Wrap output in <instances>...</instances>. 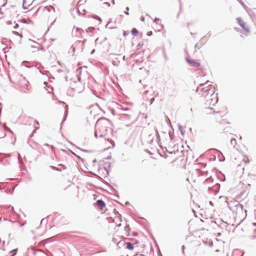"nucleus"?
I'll list each match as a JSON object with an SVG mask.
<instances>
[{
	"label": "nucleus",
	"instance_id": "nucleus-1",
	"mask_svg": "<svg viewBox=\"0 0 256 256\" xmlns=\"http://www.w3.org/2000/svg\"><path fill=\"white\" fill-rule=\"evenodd\" d=\"M110 124L108 120L102 118L99 120L96 126L94 135L97 138L107 137L108 132H111Z\"/></svg>",
	"mask_w": 256,
	"mask_h": 256
},
{
	"label": "nucleus",
	"instance_id": "nucleus-2",
	"mask_svg": "<svg viewBox=\"0 0 256 256\" xmlns=\"http://www.w3.org/2000/svg\"><path fill=\"white\" fill-rule=\"evenodd\" d=\"M208 82H207L206 84L200 85V86H202L201 88L202 95L204 98L210 95L211 98L210 100H207L206 102L210 106H214L218 102V99L214 94V87L212 84L207 85Z\"/></svg>",
	"mask_w": 256,
	"mask_h": 256
},
{
	"label": "nucleus",
	"instance_id": "nucleus-3",
	"mask_svg": "<svg viewBox=\"0 0 256 256\" xmlns=\"http://www.w3.org/2000/svg\"><path fill=\"white\" fill-rule=\"evenodd\" d=\"M97 0H79L77 4L78 12L85 14L87 10H90L96 4Z\"/></svg>",
	"mask_w": 256,
	"mask_h": 256
},
{
	"label": "nucleus",
	"instance_id": "nucleus-4",
	"mask_svg": "<svg viewBox=\"0 0 256 256\" xmlns=\"http://www.w3.org/2000/svg\"><path fill=\"white\" fill-rule=\"evenodd\" d=\"M98 139L100 146L104 150L113 148L115 146L114 141L108 136L106 138H98Z\"/></svg>",
	"mask_w": 256,
	"mask_h": 256
},
{
	"label": "nucleus",
	"instance_id": "nucleus-5",
	"mask_svg": "<svg viewBox=\"0 0 256 256\" xmlns=\"http://www.w3.org/2000/svg\"><path fill=\"white\" fill-rule=\"evenodd\" d=\"M233 210L239 217L244 218L246 216V210H244L243 206L240 204H237Z\"/></svg>",
	"mask_w": 256,
	"mask_h": 256
},
{
	"label": "nucleus",
	"instance_id": "nucleus-6",
	"mask_svg": "<svg viewBox=\"0 0 256 256\" xmlns=\"http://www.w3.org/2000/svg\"><path fill=\"white\" fill-rule=\"evenodd\" d=\"M236 20L238 24L242 28L243 30L246 33H249L250 30L248 26H247L244 20L241 18H238Z\"/></svg>",
	"mask_w": 256,
	"mask_h": 256
},
{
	"label": "nucleus",
	"instance_id": "nucleus-7",
	"mask_svg": "<svg viewBox=\"0 0 256 256\" xmlns=\"http://www.w3.org/2000/svg\"><path fill=\"white\" fill-rule=\"evenodd\" d=\"M186 60L189 64L192 66L197 68L200 66V62L196 60L189 59L188 58H187Z\"/></svg>",
	"mask_w": 256,
	"mask_h": 256
},
{
	"label": "nucleus",
	"instance_id": "nucleus-8",
	"mask_svg": "<svg viewBox=\"0 0 256 256\" xmlns=\"http://www.w3.org/2000/svg\"><path fill=\"white\" fill-rule=\"evenodd\" d=\"M32 4H34V2H33V0H24L22 6L24 8L28 9Z\"/></svg>",
	"mask_w": 256,
	"mask_h": 256
},
{
	"label": "nucleus",
	"instance_id": "nucleus-9",
	"mask_svg": "<svg viewBox=\"0 0 256 256\" xmlns=\"http://www.w3.org/2000/svg\"><path fill=\"white\" fill-rule=\"evenodd\" d=\"M96 204L100 210H103L106 206L105 203L102 200H98L96 202Z\"/></svg>",
	"mask_w": 256,
	"mask_h": 256
},
{
	"label": "nucleus",
	"instance_id": "nucleus-10",
	"mask_svg": "<svg viewBox=\"0 0 256 256\" xmlns=\"http://www.w3.org/2000/svg\"><path fill=\"white\" fill-rule=\"evenodd\" d=\"M214 110L212 108H206L205 110V113L206 114H214Z\"/></svg>",
	"mask_w": 256,
	"mask_h": 256
},
{
	"label": "nucleus",
	"instance_id": "nucleus-11",
	"mask_svg": "<svg viewBox=\"0 0 256 256\" xmlns=\"http://www.w3.org/2000/svg\"><path fill=\"white\" fill-rule=\"evenodd\" d=\"M126 248L130 250H134V246L130 242H126Z\"/></svg>",
	"mask_w": 256,
	"mask_h": 256
},
{
	"label": "nucleus",
	"instance_id": "nucleus-12",
	"mask_svg": "<svg viewBox=\"0 0 256 256\" xmlns=\"http://www.w3.org/2000/svg\"><path fill=\"white\" fill-rule=\"evenodd\" d=\"M48 0H33V2L36 4H40L46 2Z\"/></svg>",
	"mask_w": 256,
	"mask_h": 256
},
{
	"label": "nucleus",
	"instance_id": "nucleus-13",
	"mask_svg": "<svg viewBox=\"0 0 256 256\" xmlns=\"http://www.w3.org/2000/svg\"><path fill=\"white\" fill-rule=\"evenodd\" d=\"M12 34L14 35H16V36H18L20 37V38H22V34L21 32H16V31H13L12 32Z\"/></svg>",
	"mask_w": 256,
	"mask_h": 256
},
{
	"label": "nucleus",
	"instance_id": "nucleus-14",
	"mask_svg": "<svg viewBox=\"0 0 256 256\" xmlns=\"http://www.w3.org/2000/svg\"><path fill=\"white\" fill-rule=\"evenodd\" d=\"M8 0H0V6H4L7 3Z\"/></svg>",
	"mask_w": 256,
	"mask_h": 256
},
{
	"label": "nucleus",
	"instance_id": "nucleus-15",
	"mask_svg": "<svg viewBox=\"0 0 256 256\" xmlns=\"http://www.w3.org/2000/svg\"><path fill=\"white\" fill-rule=\"evenodd\" d=\"M132 34L134 36H136L138 34V31L136 28H133L132 30Z\"/></svg>",
	"mask_w": 256,
	"mask_h": 256
},
{
	"label": "nucleus",
	"instance_id": "nucleus-16",
	"mask_svg": "<svg viewBox=\"0 0 256 256\" xmlns=\"http://www.w3.org/2000/svg\"><path fill=\"white\" fill-rule=\"evenodd\" d=\"M230 144H231L233 145L234 146L236 144V139H234V138L230 140Z\"/></svg>",
	"mask_w": 256,
	"mask_h": 256
},
{
	"label": "nucleus",
	"instance_id": "nucleus-17",
	"mask_svg": "<svg viewBox=\"0 0 256 256\" xmlns=\"http://www.w3.org/2000/svg\"><path fill=\"white\" fill-rule=\"evenodd\" d=\"M146 34H147L148 36H152V32L151 31L150 32H147Z\"/></svg>",
	"mask_w": 256,
	"mask_h": 256
},
{
	"label": "nucleus",
	"instance_id": "nucleus-18",
	"mask_svg": "<svg viewBox=\"0 0 256 256\" xmlns=\"http://www.w3.org/2000/svg\"><path fill=\"white\" fill-rule=\"evenodd\" d=\"M116 222V224L118 226H120V225H121V224H117V223H116V222Z\"/></svg>",
	"mask_w": 256,
	"mask_h": 256
},
{
	"label": "nucleus",
	"instance_id": "nucleus-19",
	"mask_svg": "<svg viewBox=\"0 0 256 256\" xmlns=\"http://www.w3.org/2000/svg\"><path fill=\"white\" fill-rule=\"evenodd\" d=\"M126 229H127L128 231V230H129V229H130V228H129V227H128V226H126Z\"/></svg>",
	"mask_w": 256,
	"mask_h": 256
},
{
	"label": "nucleus",
	"instance_id": "nucleus-20",
	"mask_svg": "<svg viewBox=\"0 0 256 256\" xmlns=\"http://www.w3.org/2000/svg\"><path fill=\"white\" fill-rule=\"evenodd\" d=\"M56 170H60L59 169H58L57 168H56Z\"/></svg>",
	"mask_w": 256,
	"mask_h": 256
},
{
	"label": "nucleus",
	"instance_id": "nucleus-21",
	"mask_svg": "<svg viewBox=\"0 0 256 256\" xmlns=\"http://www.w3.org/2000/svg\"><path fill=\"white\" fill-rule=\"evenodd\" d=\"M62 167H63V168H64V169H65V168H65V166H62Z\"/></svg>",
	"mask_w": 256,
	"mask_h": 256
},
{
	"label": "nucleus",
	"instance_id": "nucleus-22",
	"mask_svg": "<svg viewBox=\"0 0 256 256\" xmlns=\"http://www.w3.org/2000/svg\"><path fill=\"white\" fill-rule=\"evenodd\" d=\"M18 24H16V28L18 27Z\"/></svg>",
	"mask_w": 256,
	"mask_h": 256
},
{
	"label": "nucleus",
	"instance_id": "nucleus-23",
	"mask_svg": "<svg viewBox=\"0 0 256 256\" xmlns=\"http://www.w3.org/2000/svg\"><path fill=\"white\" fill-rule=\"evenodd\" d=\"M72 50H73V52L74 51V48H72Z\"/></svg>",
	"mask_w": 256,
	"mask_h": 256
},
{
	"label": "nucleus",
	"instance_id": "nucleus-24",
	"mask_svg": "<svg viewBox=\"0 0 256 256\" xmlns=\"http://www.w3.org/2000/svg\"><path fill=\"white\" fill-rule=\"evenodd\" d=\"M124 35H126V34H125V32H124Z\"/></svg>",
	"mask_w": 256,
	"mask_h": 256
},
{
	"label": "nucleus",
	"instance_id": "nucleus-25",
	"mask_svg": "<svg viewBox=\"0 0 256 256\" xmlns=\"http://www.w3.org/2000/svg\"><path fill=\"white\" fill-rule=\"evenodd\" d=\"M124 35H126V34H125V32H124Z\"/></svg>",
	"mask_w": 256,
	"mask_h": 256
}]
</instances>
